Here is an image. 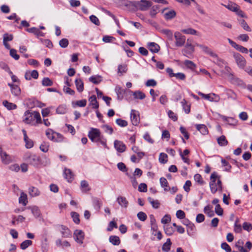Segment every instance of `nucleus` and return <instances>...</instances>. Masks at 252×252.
<instances>
[{
    "label": "nucleus",
    "mask_w": 252,
    "mask_h": 252,
    "mask_svg": "<svg viewBox=\"0 0 252 252\" xmlns=\"http://www.w3.org/2000/svg\"><path fill=\"white\" fill-rule=\"evenodd\" d=\"M199 48L206 54L210 55L212 57H216L217 54L214 53L211 49L208 46L203 45V46H199Z\"/></svg>",
    "instance_id": "nucleus-17"
},
{
    "label": "nucleus",
    "mask_w": 252,
    "mask_h": 252,
    "mask_svg": "<svg viewBox=\"0 0 252 252\" xmlns=\"http://www.w3.org/2000/svg\"><path fill=\"white\" fill-rule=\"evenodd\" d=\"M148 200L149 202L152 205L153 207L155 209H158L159 207L160 203L158 200H154L151 197H148Z\"/></svg>",
    "instance_id": "nucleus-42"
},
{
    "label": "nucleus",
    "mask_w": 252,
    "mask_h": 252,
    "mask_svg": "<svg viewBox=\"0 0 252 252\" xmlns=\"http://www.w3.org/2000/svg\"><path fill=\"white\" fill-rule=\"evenodd\" d=\"M64 176L68 182H71L73 179V174L69 169H65L64 170Z\"/></svg>",
    "instance_id": "nucleus-23"
},
{
    "label": "nucleus",
    "mask_w": 252,
    "mask_h": 252,
    "mask_svg": "<svg viewBox=\"0 0 252 252\" xmlns=\"http://www.w3.org/2000/svg\"><path fill=\"white\" fill-rule=\"evenodd\" d=\"M159 182L162 188H164V190L168 191L169 190V189H168V183L166 179L164 177H161L159 179Z\"/></svg>",
    "instance_id": "nucleus-36"
},
{
    "label": "nucleus",
    "mask_w": 252,
    "mask_h": 252,
    "mask_svg": "<svg viewBox=\"0 0 252 252\" xmlns=\"http://www.w3.org/2000/svg\"><path fill=\"white\" fill-rule=\"evenodd\" d=\"M184 64L188 68L190 69H194L196 65L195 64L189 60L185 61Z\"/></svg>",
    "instance_id": "nucleus-60"
},
{
    "label": "nucleus",
    "mask_w": 252,
    "mask_h": 252,
    "mask_svg": "<svg viewBox=\"0 0 252 252\" xmlns=\"http://www.w3.org/2000/svg\"><path fill=\"white\" fill-rule=\"evenodd\" d=\"M147 47L151 52L154 53H158L160 49L159 46L155 42H148Z\"/></svg>",
    "instance_id": "nucleus-15"
},
{
    "label": "nucleus",
    "mask_w": 252,
    "mask_h": 252,
    "mask_svg": "<svg viewBox=\"0 0 252 252\" xmlns=\"http://www.w3.org/2000/svg\"><path fill=\"white\" fill-rule=\"evenodd\" d=\"M204 213L209 217H212L214 215V213L212 210V208L209 205L205 206L204 209Z\"/></svg>",
    "instance_id": "nucleus-45"
},
{
    "label": "nucleus",
    "mask_w": 252,
    "mask_h": 252,
    "mask_svg": "<svg viewBox=\"0 0 252 252\" xmlns=\"http://www.w3.org/2000/svg\"><path fill=\"white\" fill-rule=\"evenodd\" d=\"M72 104L73 105L75 104L76 106L79 107H85L87 104V100L86 99L78 100L75 102H73Z\"/></svg>",
    "instance_id": "nucleus-58"
},
{
    "label": "nucleus",
    "mask_w": 252,
    "mask_h": 252,
    "mask_svg": "<svg viewBox=\"0 0 252 252\" xmlns=\"http://www.w3.org/2000/svg\"><path fill=\"white\" fill-rule=\"evenodd\" d=\"M0 155L2 161L4 164H9L11 161V158L5 152H1Z\"/></svg>",
    "instance_id": "nucleus-18"
},
{
    "label": "nucleus",
    "mask_w": 252,
    "mask_h": 252,
    "mask_svg": "<svg viewBox=\"0 0 252 252\" xmlns=\"http://www.w3.org/2000/svg\"><path fill=\"white\" fill-rule=\"evenodd\" d=\"M115 91L118 95L119 99H122L123 98L124 94H125V90L120 86H117L115 88Z\"/></svg>",
    "instance_id": "nucleus-34"
},
{
    "label": "nucleus",
    "mask_w": 252,
    "mask_h": 252,
    "mask_svg": "<svg viewBox=\"0 0 252 252\" xmlns=\"http://www.w3.org/2000/svg\"><path fill=\"white\" fill-rule=\"evenodd\" d=\"M69 42L66 38H63L59 41L60 46L63 48L67 47L68 45Z\"/></svg>",
    "instance_id": "nucleus-59"
},
{
    "label": "nucleus",
    "mask_w": 252,
    "mask_h": 252,
    "mask_svg": "<svg viewBox=\"0 0 252 252\" xmlns=\"http://www.w3.org/2000/svg\"><path fill=\"white\" fill-rule=\"evenodd\" d=\"M118 73H120L122 74L124 73H126L127 71V66L125 64H121L118 66Z\"/></svg>",
    "instance_id": "nucleus-63"
},
{
    "label": "nucleus",
    "mask_w": 252,
    "mask_h": 252,
    "mask_svg": "<svg viewBox=\"0 0 252 252\" xmlns=\"http://www.w3.org/2000/svg\"><path fill=\"white\" fill-rule=\"evenodd\" d=\"M54 136L55 138L52 141L56 142H62L63 141V136L61 134L56 132Z\"/></svg>",
    "instance_id": "nucleus-47"
},
{
    "label": "nucleus",
    "mask_w": 252,
    "mask_h": 252,
    "mask_svg": "<svg viewBox=\"0 0 252 252\" xmlns=\"http://www.w3.org/2000/svg\"><path fill=\"white\" fill-rule=\"evenodd\" d=\"M181 104L185 113L187 114H189L190 112V105L187 104V102L185 99L182 100Z\"/></svg>",
    "instance_id": "nucleus-38"
},
{
    "label": "nucleus",
    "mask_w": 252,
    "mask_h": 252,
    "mask_svg": "<svg viewBox=\"0 0 252 252\" xmlns=\"http://www.w3.org/2000/svg\"><path fill=\"white\" fill-rule=\"evenodd\" d=\"M28 162L34 166H37L39 163V158L35 155H32L29 157Z\"/></svg>",
    "instance_id": "nucleus-16"
},
{
    "label": "nucleus",
    "mask_w": 252,
    "mask_h": 252,
    "mask_svg": "<svg viewBox=\"0 0 252 252\" xmlns=\"http://www.w3.org/2000/svg\"><path fill=\"white\" fill-rule=\"evenodd\" d=\"M214 58L213 62L219 65L220 67H223V65L225 64L224 61L221 59L219 58L217 55L216 57H213Z\"/></svg>",
    "instance_id": "nucleus-50"
},
{
    "label": "nucleus",
    "mask_w": 252,
    "mask_h": 252,
    "mask_svg": "<svg viewBox=\"0 0 252 252\" xmlns=\"http://www.w3.org/2000/svg\"><path fill=\"white\" fill-rule=\"evenodd\" d=\"M164 17L166 20H169L174 18L176 15V13L174 10H164Z\"/></svg>",
    "instance_id": "nucleus-14"
},
{
    "label": "nucleus",
    "mask_w": 252,
    "mask_h": 252,
    "mask_svg": "<svg viewBox=\"0 0 252 252\" xmlns=\"http://www.w3.org/2000/svg\"><path fill=\"white\" fill-rule=\"evenodd\" d=\"M171 245V242L170 239L168 238L166 242L163 245L162 250L164 252H167L170 250Z\"/></svg>",
    "instance_id": "nucleus-41"
},
{
    "label": "nucleus",
    "mask_w": 252,
    "mask_h": 252,
    "mask_svg": "<svg viewBox=\"0 0 252 252\" xmlns=\"http://www.w3.org/2000/svg\"><path fill=\"white\" fill-rule=\"evenodd\" d=\"M90 102V104L93 106V108L94 109H97L99 107V104L96 100V97L95 95H93L90 97L89 99Z\"/></svg>",
    "instance_id": "nucleus-24"
},
{
    "label": "nucleus",
    "mask_w": 252,
    "mask_h": 252,
    "mask_svg": "<svg viewBox=\"0 0 252 252\" xmlns=\"http://www.w3.org/2000/svg\"><path fill=\"white\" fill-rule=\"evenodd\" d=\"M42 84L45 86H51L53 85V82L49 78H44L42 80Z\"/></svg>",
    "instance_id": "nucleus-62"
},
{
    "label": "nucleus",
    "mask_w": 252,
    "mask_h": 252,
    "mask_svg": "<svg viewBox=\"0 0 252 252\" xmlns=\"http://www.w3.org/2000/svg\"><path fill=\"white\" fill-rule=\"evenodd\" d=\"M164 230L165 234L168 236L172 235L175 232L174 229L169 224L164 226Z\"/></svg>",
    "instance_id": "nucleus-32"
},
{
    "label": "nucleus",
    "mask_w": 252,
    "mask_h": 252,
    "mask_svg": "<svg viewBox=\"0 0 252 252\" xmlns=\"http://www.w3.org/2000/svg\"><path fill=\"white\" fill-rule=\"evenodd\" d=\"M120 6L125 5L128 6L131 4L137 9L142 11L147 10L151 6V2L147 0H141L140 1H128L126 0H120Z\"/></svg>",
    "instance_id": "nucleus-2"
},
{
    "label": "nucleus",
    "mask_w": 252,
    "mask_h": 252,
    "mask_svg": "<svg viewBox=\"0 0 252 252\" xmlns=\"http://www.w3.org/2000/svg\"><path fill=\"white\" fill-rule=\"evenodd\" d=\"M66 106L63 104L59 106L56 109V112L59 114H64L66 112Z\"/></svg>",
    "instance_id": "nucleus-37"
},
{
    "label": "nucleus",
    "mask_w": 252,
    "mask_h": 252,
    "mask_svg": "<svg viewBox=\"0 0 252 252\" xmlns=\"http://www.w3.org/2000/svg\"><path fill=\"white\" fill-rule=\"evenodd\" d=\"M11 92L13 95L18 96L21 93V89L17 85H16L15 86H13Z\"/></svg>",
    "instance_id": "nucleus-52"
},
{
    "label": "nucleus",
    "mask_w": 252,
    "mask_h": 252,
    "mask_svg": "<svg viewBox=\"0 0 252 252\" xmlns=\"http://www.w3.org/2000/svg\"><path fill=\"white\" fill-rule=\"evenodd\" d=\"M58 229L61 233L63 237L69 238L71 237V232L66 226L60 225L58 226Z\"/></svg>",
    "instance_id": "nucleus-12"
},
{
    "label": "nucleus",
    "mask_w": 252,
    "mask_h": 252,
    "mask_svg": "<svg viewBox=\"0 0 252 252\" xmlns=\"http://www.w3.org/2000/svg\"><path fill=\"white\" fill-rule=\"evenodd\" d=\"M74 240L79 244H82L84 239V233L81 230L76 229L73 233Z\"/></svg>",
    "instance_id": "nucleus-9"
},
{
    "label": "nucleus",
    "mask_w": 252,
    "mask_h": 252,
    "mask_svg": "<svg viewBox=\"0 0 252 252\" xmlns=\"http://www.w3.org/2000/svg\"><path fill=\"white\" fill-rule=\"evenodd\" d=\"M159 161L161 163H166L167 162V155L163 153H160L159 156Z\"/></svg>",
    "instance_id": "nucleus-49"
},
{
    "label": "nucleus",
    "mask_w": 252,
    "mask_h": 252,
    "mask_svg": "<svg viewBox=\"0 0 252 252\" xmlns=\"http://www.w3.org/2000/svg\"><path fill=\"white\" fill-rule=\"evenodd\" d=\"M116 124L121 127H125L127 126V122L126 120L121 119H117L116 120Z\"/></svg>",
    "instance_id": "nucleus-57"
},
{
    "label": "nucleus",
    "mask_w": 252,
    "mask_h": 252,
    "mask_svg": "<svg viewBox=\"0 0 252 252\" xmlns=\"http://www.w3.org/2000/svg\"><path fill=\"white\" fill-rule=\"evenodd\" d=\"M239 23L241 27L246 31L250 32L252 31L251 28L249 27L247 22L243 19L239 20Z\"/></svg>",
    "instance_id": "nucleus-35"
},
{
    "label": "nucleus",
    "mask_w": 252,
    "mask_h": 252,
    "mask_svg": "<svg viewBox=\"0 0 252 252\" xmlns=\"http://www.w3.org/2000/svg\"><path fill=\"white\" fill-rule=\"evenodd\" d=\"M114 145L116 150L119 153H123L126 150V146L122 141L116 140L114 141Z\"/></svg>",
    "instance_id": "nucleus-13"
},
{
    "label": "nucleus",
    "mask_w": 252,
    "mask_h": 252,
    "mask_svg": "<svg viewBox=\"0 0 252 252\" xmlns=\"http://www.w3.org/2000/svg\"><path fill=\"white\" fill-rule=\"evenodd\" d=\"M56 132L54 131L52 129L50 128H48L46 131V135L48 138L51 140H53V139L55 138V133Z\"/></svg>",
    "instance_id": "nucleus-46"
},
{
    "label": "nucleus",
    "mask_w": 252,
    "mask_h": 252,
    "mask_svg": "<svg viewBox=\"0 0 252 252\" xmlns=\"http://www.w3.org/2000/svg\"><path fill=\"white\" fill-rule=\"evenodd\" d=\"M117 201L122 207L126 208L128 206V202L125 197L119 196Z\"/></svg>",
    "instance_id": "nucleus-21"
},
{
    "label": "nucleus",
    "mask_w": 252,
    "mask_h": 252,
    "mask_svg": "<svg viewBox=\"0 0 252 252\" xmlns=\"http://www.w3.org/2000/svg\"><path fill=\"white\" fill-rule=\"evenodd\" d=\"M102 128L104 129L105 132L109 134H112L113 132V129L112 127L108 125H105L102 126Z\"/></svg>",
    "instance_id": "nucleus-61"
},
{
    "label": "nucleus",
    "mask_w": 252,
    "mask_h": 252,
    "mask_svg": "<svg viewBox=\"0 0 252 252\" xmlns=\"http://www.w3.org/2000/svg\"><path fill=\"white\" fill-rule=\"evenodd\" d=\"M194 51V46L192 45L191 42L189 41V39H188L185 48L182 50L183 54L189 58V56L191 55Z\"/></svg>",
    "instance_id": "nucleus-6"
},
{
    "label": "nucleus",
    "mask_w": 252,
    "mask_h": 252,
    "mask_svg": "<svg viewBox=\"0 0 252 252\" xmlns=\"http://www.w3.org/2000/svg\"><path fill=\"white\" fill-rule=\"evenodd\" d=\"M225 69L228 72L227 73V77L232 84L238 86H242L243 85V82L242 80L235 77L231 73L229 72V70H230L229 67L226 66L225 67Z\"/></svg>",
    "instance_id": "nucleus-5"
},
{
    "label": "nucleus",
    "mask_w": 252,
    "mask_h": 252,
    "mask_svg": "<svg viewBox=\"0 0 252 252\" xmlns=\"http://www.w3.org/2000/svg\"><path fill=\"white\" fill-rule=\"evenodd\" d=\"M134 98L143 99L145 97V94L141 91H136L133 94Z\"/></svg>",
    "instance_id": "nucleus-44"
},
{
    "label": "nucleus",
    "mask_w": 252,
    "mask_h": 252,
    "mask_svg": "<svg viewBox=\"0 0 252 252\" xmlns=\"http://www.w3.org/2000/svg\"><path fill=\"white\" fill-rule=\"evenodd\" d=\"M131 122L133 125L137 126L140 122V118L138 112L132 110L130 113Z\"/></svg>",
    "instance_id": "nucleus-11"
},
{
    "label": "nucleus",
    "mask_w": 252,
    "mask_h": 252,
    "mask_svg": "<svg viewBox=\"0 0 252 252\" xmlns=\"http://www.w3.org/2000/svg\"><path fill=\"white\" fill-rule=\"evenodd\" d=\"M75 84L77 91L81 93L84 90V83L80 78H77L75 80Z\"/></svg>",
    "instance_id": "nucleus-20"
},
{
    "label": "nucleus",
    "mask_w": 252,
    "mask_h": 252,
    "mask_svg": "<svg viewBox=\"0 0 252 252\" xmlns=\"http://www.w3.org/2000/svg\"><path fill=\"white\" fill-rule=\"evenodd\" d=\"M89 79L94 84H98L102 81V77L100 75H94L91 76Z\"/></svg>",
    "instance_id": "nucleus-31"
},
{
    "label": "nucleus",
    "mask_w": 252,
    "mask_h": 252,
    "mask_svg": "<svg viewBox=\"0 0 252 252\" xmlns=\"http://www.w3.org/2000/svg\"><path fill=\"white\" fill-rule=\"evenodd\" d=\"M49 144L48 142H43L40 146V149L43 152H47L49 150Z\"/></svg>",
    "instance_id": "nucleus-55"
},
{
    "label": "nucleus",
    "mask_w": 252,
    "mask_h": 252,
    "mask_svg": "<svg viewBox=\"0 0 252 252\" xmlns=\"http://www.w3.org/2000/svg\"><path fill=\"white\" fill-rule=\"evenodd\" d=\"M23 122L32 126L42 123L41 118L39 112L32 111H26L25 112Z\"/></svg>",
    "instance_id": "nucleus-1"
},
{
    "label": "nucleus",
    "mask_w": 252,
    "mask_h": 252,
    "mask_svg": "<svg viewBox=\"0 0 252 252\" xmlns=\"http://www.w3.org/2000/svg\"><path fill=\"white\" fill-rule=\"evenodd\" d=\"M2 104L8 110H9L15 109L17 108V105L16 104L9 102L7 100H4Z\"/></svg>",
    "instance_id": "nucleus-33"
},
{
    "label": "nucleus",
    "mask_w": 252,
    "mask_h": 252,
    "mask_svg": "<svg viewBox=\"0 0 252 252\" xmlns=\"http://www.w3.org/2000/svg\"><path fill=\"white\" fill-rule=\"evenodd\" d=\"M196 129L203 135L207 134L208 132L206 126L202 124H198L195 126Z\"/></svg>",
    "instance_id": "nucleus-26"
},
{
    "label": "nucleus",
    "mask_w": 252,
    "mask_h": 252,
    "mask_svg": "<svg viewBox=\"0 0 252 252\" xmlns=\"http://www.w3.org/2000/svg\"><path fill=\"white\" fill-rule=\"evenodd\" d=\"M137 216L138 219L139 220H140L141 221H145L147 219V218L146 214L145 213H144L143 212H139L137 214Z\"/></svg>",
    "instance_id": "nucleus-64"
},
{
    "label": "nucleus",
    "mask_w": 252,
    "mask_h": 252,
    "mask_svg": "<svg viewBox=\"0 0 252 252\" xmlns=\"http://www.w3.org/2000/svg\"><path fill=\"white\" fill-rule=\"evenodd\" d=\"M175 39V45L177 47L183 46L186 41V37L183 35L180 32H176L174 33Z\"/></svg>",
    "instance_id": "nucleus-8"
},
{
    "label": "nucleus",
    "mask_w": 252,
    "mask_h": 252,
    "mask_svg": "<svg viewBox=\"0 0 252 252\" xmlns=\"http://www.w3.org/2000/svg\"><path fill=\"white\" fill-rule=\"evenodd\" d=\"M209 186L212 193H215L217 191H221L222 189V183L220 177L216 172H213L210 176Z\"/></svg>",
    "instance_id": "nucleus-4"
},
{
    "label": "nucleus",
    "mask_w": 252,
    "mask_h": 252,
    "mask_svg": "<svg viewBox=\"0 0 252 252\" xmlns=\"http://www.w3.org/2000/svg\"><path fill=\"white\" fill-rule=\"evenodd\" d=\"M109 242L113 245L118 246L120 244V239L117 236L112 235L109 237Z\"/></svg>",
    "instance_id": "nucleus-30"
},
{
    "label": "nucleus",
    "mask_w": 252,
    "mask_h": 252,
    "mask_svg": "<svg viewBox=\"0 0 252 252\" xmlns=\"http://www.w3.org/2000/svg\"><path fill=\"white\" fill-rule=\"evenodd\" d=\"M198 95L202 96L203 98L207 99L211 102H218L220 101V97L218 95H217L215 94H204L200 92H198Z\"/></svg>",
    "instance_id": "nucleus-7"
},
{
    "label": "nucleus",
    "mask_w": 252,
    "mask_h": 252,
    "mask_svg": "<svg viewBox=\"0 0 252 252\" xmlns=\"http://www.w3.org/2000/svg\"><path fill=\"white\" fill-rule=\"evenodd\" d=\"M88 137L92 142L100 143L105 148H107L106 140L101 134L100 131L98 129L91 128L88 133Z\"/></svg>",
    "instance_id": "nucleus-3"
},
{
    "label": "nucleus",
    "mask_w": 252,
    "mask_h": 252,
    "mask_svg": "<svg viewBox=\"0 0 252 252\" xmlns=\"http://www.w3.org/2000/svg\"><path fill=\"white\" fill-rule=\"evenodd\" d=\"M217 142L218 144L220 146H225L228 144V141L224 135H221L218 137L217 138Z\"/></svg>",
    "instance_id": "nucleus-29"
},
{
    "label": "nucleus",
    "mask_w": 252,
    "mask_h": 252,
    "mask_svg": "<svg viewBox=\"0 0 252 252\" xmlns=\"http://www.w3.org/2000/svg\"><path fill=\"white\" fill-rule=\"evenodd\" d=\"M221 163L223 166L225 167V171H230L231 166L229 164L228 161L224 159H221Z\"/></svg>",
    "instance_id": "nucleus-56"
},
{
    "label": "nucleus",
    "mask_w": 252,
    "mask_h": 252,
    "mask_svg": "<svg viewBox=\"0 0 252 252\" xmlns=\"http://www.w3.org/2000/svg\"><path fill=\"white\" fill-rule=\"evenodd\" d=\"M27 31L29 32L33 33L37 36H44V33L41 32L38 29L33 27L28 29Z\"/></svg>",
    "instance_id": "nucleus-22"
},
{
    "label": "nucleus",
    "mask_w": 252,
    "mask_h": 252,
    "mask_svg": "<svg viewBox=\"0 0 252 252\" xmlns=\"http://www.w3.org/2000/svg\"><path fill=\"white\" fill-rule=\"evenodd\" d=\"M233 57L238 66L240 68H244L246 63L244 58L239 53H234Z\"/></svg>",
    "instance_id": "nucleus-10"
},
{
    "label": "nucleus",
    "mask_w": 252,
    "mask_h": 252,
    "mask_svg": "<svg viewBox=\"0 0 252 252\" xmlns=\"http://www.w3.org/2000/svg\"><path fill=\"white\" fill-rule=\"evenodd\" d=\"M182 32L185 34H191V35H194L196 34L197 33V32L196 30L192 29V28H188L186 29H183L181 31Z\"/></svg>",
    "instance_id": "nucleus-51"
},
{
    "label": "nucleus",
    "mask_w": 252,
    "mask_h": 252,
    "mask_svg": "<svg viewBox=\"0 0 252 252\" xmlns=\"http://www.w3.org/2000/svg\"><path fill=\"white\" fill-rule=\"evenodd\" d=\"M194 179L200 185H203L205 182L202 179L201 176L199 174H196L194 176Z\"/></svg>",
    "instance_id": "nucleus-43"
},
{
    "label": "nucleus",
    "mask_w": 252,
    "mask_h": 252,
    "mask_svg": "<svg viewBox=\"0 0 252 252\" xmlns=\"http://www.w3.org/2000/svg\"><path fill=\"white\" fill-rule=\"evenodd\" d=\"M28 208L31 210L32 213L35 218H38L40 215V211L39 208L36 206L29 207Z\"/></svg>",
    "instance_id": "nucleus-27"
},
{
    "label": "nucleus",
    "mask_w": 252,
    "mask_h": 252,
    "mask_svg": "<svg viewBox=\"0 0 252 252\" xmlns=\"http://www.w3.org/2000/svg\"><path fill=\"white\" fill-rule=\"evenodd\" d=\"M71 217L73 219V221L76 223L78 224L80 222V219H79V214L75 212H72L71 213Z\"/></svg>",
    "instance_id": "nucleus-53"
},
{
    "label": "nucleus",
    "mask_w": 252,
    "mask_h": 252,
    "mask_svg": "<svg viewBox=\"0 0 252 252\" xmlns=\"http://www.w3.org/2000/svg\"><path fill=\"white\" fill-rule=\"evenodd\" d=\"M222 5L231 11L234 12H237L238 11V6L235 3H230L227 5Z\"/></svg>",
    "instance_id": "nucleus-40"
},
{
    "label": "nucleus",
    "mask_w": 252,
    "mask_h": 252,
    "mask_svg": "<svg viewBox=\"0 0 252 252\" xmlns=\"http://www.w3.org/2000/svg\"><path fill=\"white\" fill-rule=\"evenodd\" d=\"M29 193L30 195L32 197H36L39 196L40 194L39 189L33 186L30 187L29 188Z\"/></svg>",
    "instance_id": "nucleus-19"
},
{
    "label": "nucleus",
    "mask_w": 252,
    "mask_h": 252,
    "mask_svg": "<svg viewBox=\"0 0 252 252\" xmlns=\"http://www.w3.org/2000/svg\"><path fill=\"white\" fill-rule=\"evenodd\" d=\"M19 202L22 204L24 206H26L28 203L27 195L24 192H21L20 196L19 198Z\"/></svg>",
    "instance_id": "nucleus-28"
},
{
    "label": "nucleus",
    "mask_w": 252,
    "mask_h": 252,
    "mask_svg": "<svg viewBox=\"0 0 252 252\" xmlns=\"http://www.w3.org/2000/svg\"><path fill=\"white\" fill-rule=\"evenodd\" d=\"M0 67L7 72L9 74H12V71L10 70L7 64L4 62H0Z\"/></svg>",
    "instance_id": "nucleus-54"
},
{
    "label": "nucleus",
    "mask_w": 252,
    "mask_h": 252,
    "mask_svg": "<svg viewBox=\"0 0 252 252\" xmlns=\"http://www.w3.org/2000/svg\"><path fill=\"white\" fill-rule=\"evenodd\" d=\"M161 32L166 35L169 40H172L173 33L171 31L168 29H163Z\"/></svg>",
    "instance_id": "nucleus-39"
},
{
    "label": "nucleus",
    "mask_w": 252,
    "mask_h": 252,
    "mask_svg": "<svg viewBox=\"0 0 252 252\" xmlns=\"http://www.w3.org/2000/svg\"><path fill=\"white\" fill-rule=\"evenodd\" d=\"M80 189L82 192H86L90 190L88 183L86 180H83L80 183Z\"/></svg>",
    "instance_id": "nucleus-25"
},
{
    "label": "nucleus",
    "mask_w": 252,
    "mask_h": 252,
    "mask_svg": "<svg viewBox=\"0 0 252 252\" xmlns=\"http://www.w3.org/2000/svg\"><path fill=\"white\" fill-rule=\"evenodd\" d=\"M32 245V241L31 240H27L23 241L20 245L21 249L22 250L26 249L29 246Z\"/></svg>",
    "instance_id": "nucleus-48"
}]
</instances>
